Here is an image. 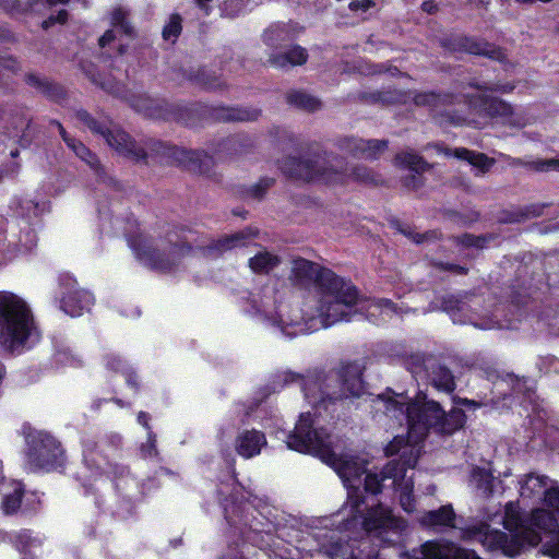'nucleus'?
Returning a JSON list of instances; mask_svg holds the SVG:
<instances>
[{
	"label": "nucleus",
	"mask_w": 559,
	"mask_h": 559,
	"mask_svg": "<svg viewBox=\"0 0 559 559\" xmlns=\"http://www.w3.org/2000/svg\"><path fill=\"white\" fill-rule=\"evenodd\" d=\"M384 415L396 425L407 424V442L404 437L396 436L385 448L386 455L401 452L400 461H391L380 473H367L365 490L378 493L381 484L391 480L393 488L400 493V504L406 512L415 510L413 498V479L406 476V469L413 468L420 455L419 443L428 431L433 429L439 433L451 435L461 429L465 423L462 409L453 408L449 413L441 409L435 401H428L426 395H418L415 401L406 402L403 395H380Z\"/></svg>",
	"instance_id": "obj_1"
},
{
	"label": "nucleus",
	"mask_w": 559,
	"mask_h": 559,
	"mask_svg": "<svg viewBox=\"0 0 559 559\" xmlns=\"http://www.w3.org/2000/svg\"><path fill=\"white\" fill-rule=\"evenodd\" d=\"M287 448L320 457L322 462L334 468L347 487V506L353 513L345 523V530L360 525L366 533L395 532L405 530L403 519L395 516L392 510L379 503L368 508L364 513L360 509L364 500L359 489L360 476L366 473L361 461L348 455H337L333 450V438L319 425L309 412L302 413L292 433L287 436Z\"/></svg>",
	"instance_id": "obj_2"
},
{
	"label": "nucleus",
	"mask_w": 559,
	"mask_h": 559,
	"mask_svg": "<svg viewBox=\"0 0 559 559\" xmlns=\"http://www.w3.org/2000/svg\"><path fill=\"white\" fill-rule=\"evenodd\" d=\"M322 277L321 294L318 300L307 304L302 309V317L297 314L285 317L282 309L276 318L269 317L267 310L271 307V298L253 300V308L257 312L265 314L287 337L310 333L323 328L331 326L341 321L350 320L355 313V306L359 301L356 287L333 272H324Z\"/></svg>",
	"instance_id": "obj_3"
},
{
	"label": "nucleus",
	"mask_w": 559,
	"mask_h": 559,
	"mask_svg": "<svg viewBox=\"0 0 559 559\" xmlns=\"http://www.w3.org/2000/svg\"><path fill=\"white\" fill-rule=\"evenodd\" d=\"M503 525L511 533V538L499 530H490L486 522L461 528V537L477 540L490 550H501L506 555L514 556L525 546H536L542 539V533L552 534L551 540L546 545V551L555 557L550 548L559 535V525L552 512L536 509L530 518L523 520L518 507L510 502L506 506Z\"/></svg>",
	"instance_id": "obj_4"
},
{
	"label": "nucleus",
	"mask_w": 559,
	"mask_h": 559,
	"mask_svg": "<svg viewBox=\"0 0 559 559\" xmlns=\"http://www.w3.org/2000/svg\"><path fill=\"white\" fill-rule=\"evenodd\" d=\"M78 119L91 131L102 134L110 147L118 153L141 160L147 156L157 158L160 163L175 164L192 173L207 174L213 166V158L201 151H189L171 146L160 141H151L148 152L132 141L128 133L114 128L107 129L84 110L76 112Z\"/></svg>",
	"instance_id": "obj_5"
},
{
	"label": "nucleus",
	"mask_w": 559,
	"mask_h": 559,
	"mask_svg": "<svg viewBox=\"0 0 559 559\" xmlns=\"http://www.w3.org/2000/svg\"><path fill=\"white\" fill-rule=\"evenodd\" d=\"M361 374V366L357 362H350L344 365L338 372L331 374L313 371L304 377L287 372L284 381L286 383L298 382L306 400L317 407L324 404L326 399L336 401L349 396H359L364 391Z\"/></svg>",
	"instance_id": "obj_6"
},
{
	"label": "nucleus",
	"mask_w": 559,
	"mask_h": 559,
	"mask_svg": "<svg viewBox=\"0 0 559 559\" xmlns=\"http://www.w3.org/2000/svg\"><path fill=\"white\" fill-rule=\"evenodd\" d=\"M39 338L27 304L12 293H0V347L9 353H21Z\"/></svg>",
	"instance_id": "obj_7"
},
{
	"label": "nucleus",
	"mask_w": 559,
	"mask_h": 559,
	"mask_svg": "<svg viewBox=\"0 0 559 559\" xmlns=\"http://www.w3.org/2000/svg\"><path fill=\"white\" fill-rule=\"evenodd\" d=\"M285 171L293 178L324 183H342L352 178L361 182H372V174L364 166L353 167L348 173L344 160L332 154H314L302 158H290Z\"/></svg>",
	"instance_id": "obj_8"
},
{
	"label": "nucleus",
	"mask_w": 559,
	"mask_h": 559,
	"mask_svg": "<svg viewBox=\"0 0 559 559\" xmlns=\"http://www.w3.org/2000/svg\"><path fill=\"white\" fill-rule=\"evenodd\" d=\"M188 242V237L181 239L177 235H169L166 242L155 247L150 239L139 236L130 240V246L146 266L160 272H176L192 252Z\"/></svg>",
	"instance_id": "obj_9"
},
{
	"label": "nucleus",
	"mask_w": 559,
	"mask_h": 559,
	"mask_svg": "<svg viewBox=\"0 0 559 559\" xmlns=\"http://www.w3.org/2000/svg\"><path fill=\"white\" fill-rule=\"evenodd\" d=\"M471 106L487 116L499 119L503 124L524 128L533 121V117L523 108H513L510 104L485 95L472 97Z\"/></svg>",
	"instance_id": "obj_10"
},
{
	"label": "nucleus",
	"mask_w": 559,
	"mask_h": 559,
	"mask_svg": "<svg viewBox=\"0 0 559 559\" xmlns=\"http://www.w3.org/2000/svg\"><path fill=\"white\" fill-rule=\"evenodd\" d=\"M62 456L60 443L48 433L39 432L31 441L28 461L35 467L55 468L62 464Z\"/></svg>",
	"instance_id": "obj_11"
},
{
	"label": "nucleus",
	"mask_w": 559,
	"mask_h": 559,
	"mask_svg": "<svg viewBox=\"0 0 559 559\" xmlns=\"http://www.w3.org/2000/svg\"><path fill=\"white\" fill-rule=\"evenodd\" d=\"M414 559H480L474 551L463 549L453 543L427 542Z\"/></svg>",
	"instance_id": "obj_12"
},
{
	"label": "nucleus",
	"mask_w": 559,
	"mask_h": 559,
	"mask_svg": "<svg viewBox=\"0 0 559 559\" xmlns=\"http://www.w3.org/2000/svg\"><path fill=\"white\" fill-rule=\"evenodd\" d=\"M341 147L356 157L374 159L386 150L388 143L383 140L346 138L341 142Z\"/></svg>",
	"instance_id": "obj_13"
},
{
	"label": "nucleus",
	"mask_w": 559,
	"mask_h": 559,
	"mask_svg": "<svg viewBox=\"0 0 559 559\" xmlns=\"http://www.w3.org/2000/svg\"><path fill=\"white\" fill-rule=\"evenodd\" d=\"M265 444V436L255 429L243 430L235 440V449L237 453L245 459H251L258 455Z\"/></svg>",
	"instance_id": "obj_14"
},
{
	"label": "nucleus",
	"mask_w": 559,
	"mask_h": 559,
	"mask_svg": "<svg viewBox=\"0 0 559 559\" xmlns=\"http://www.w3.org/2000/svg\"><path fill=\"white\" fill-rule=\"evenodd\" d=\"M455 512L451 504H445L437 510L426 511L419 518L421 526L440 530L443 527H455Z\"/></svg>",
	"instance_id": "obj_15"
},
{
	"label": "nucleus",
	"mask_w": 559,
	"mask_h": 559,
	"mask_svg": "<svg viewBox=\"0 0 559 559\" xmlns=\"http://www.w3.org/2000/svg\"><path fill=\"white\" fill-rule=\"evenodd\" d=\"M23 486L19 481H5L0 478L1 509L9 515L16 512L21 506Z\"/></svg>",
	"instance_id": "obj_16"
},
{
	"label": "nucleus",
	"mask_w": 559,
	"mask_h": 559,
	"mask_svg": "<svg viewBox=\"0 0 559 559\" xmlns=\"http://www.w3.org/2000/svg\"><path fill=\"white\" fill-rule=\"evenodd\" d=\"M93 301L94 298L87 290L74 289L62 298L61 308L69 316L79 317L90 309Z\"/></svg>",
	"instance_id": "obj_17"
},
{
	"label": "nucleus",
	"mask_w": 559,
	"mask_h": 559,
	"mask_svg": "<svg viewBox=\"0 0 559 559\" xmlns=\"http://www.w3.org/2000/svg\"><path fill=\"white\" fill-rule=\"evenodd\" d=\"M442 153L447 156H454L459 159L466 160L468 164L477 168L481 174L487 173L495 164V159L488 157L484 153L471 151L464 147L444 148Z\"/></svg>",
	"instance_id": "obj_18"
},
{
	"label": "nucleus",
	"mask_w": 559,
	"mask_h": 559,
	"mask_svg": "<svg viewBox=\"0 0 559 559\" xmlns=\"http://www.w3.org/2000/svg\"><path fill=\"white\" fill-rule=\"evenodd\" d=\"M308 53L300 46H293L287 50L272 52L269 57V63L274 68H286L301 66L306 63Z\"/></svg>",
	"instance_id": "obj_19"
},
{
	"label": "nucleus",
	"mask_w": 559,
	"mask_h": 559,
	"mask_svg": "<svg viewBox=\"0 0 559 559\" xmlns=\"http://www.w3.org/2000/svg\"><path fill=\"white\" fill-rule=\"evenodd\" d=\"M324 272H331L328 269H321L318 264L305 259L293 261L292 273L295 278L301 283L317 282L322 287V277Z\"/></svg>",
	"instance_id": "obj_20"
},
{
	"label": "nucleus",
	"mask_w": 559,
	"mask_h": 559,
	"mask_svg": "<svg viewBox=\"0 0 559 559\" xmlns=\"http://www.w3.org/2000/svg\"><path fill=\"white\" fill-rule=\"evenodd\" d=\"M280 262L281 260L276 254L266 250H261L249 259V267L254 273L266 274L274 270Z\"/></svg>",
	"instance_id": "obj_21"
},
{
	"label": "nucleus",
	"mask_w": 559,
	"mask_h": 559,
	"mask_svg": "<svg viewBox=\"0 0 559 559\" xmlns=\"http://www.w3.org/2000/svg\"><path fill=\"white\" fill-rule=\"evenodd\" d=\"M427 368L432 369L428 377L435 388L444 392L454 390V379L449 369L442 366H435L431 361H429Z\"/></svg>",
	"instance_id": "obj_22"
},
{
	"label": "nucleus",
	"mask_w": 559,
	"mask_h": 559,
	"mask_svg": "<svg viewBox=\"0 0 559 559\" xmlns=\"http://www.w3.org/2000/svg\"><path fill=\"white\" fill-rule=\"evenodd\" d=\"M292 39V32L285 24L272 25L263 35L264 43L272 48H281Z\"/></svg>",
	"instance_id": "obj_23"
},
{
	"label": "nucleus",
	"mask_w": 559,
	"mask_h": 559,
	"mask_svg": "<svg viewBox=\"0 0 559 559\" xmlns=\"http://www.w3.org/2000/svg\"><path fill=\"white\" fill-rule=\"evenodd\" d=\"M52 123L58 128L63 141L75 153L76 156H79L82 160L86 162L91 166L96 164L95 156L83 143L69 136V134L59 122L53 121Z\"/></svg>",
	"instance_id": "obj_24"
},
{
	"label": "nucleus",
	"mask_w": 559,
	"mask_h": 559,
	"mask_svg": "<svg viewBox=\"0 0 559 559\" xmlns=\"http://www.w3.org/2000/svg\"><path fill=\"white\" fill-rule=\"evenodd\" d=\"M465 49L473 55L487 56L491 59L502 61L504 53L500 48L495 47L485 41H478L474 39H466Z\"/></svg>",
	"instance_id": "obj_25"
},
{
	"label": "nucleus",
	"mask_w": 559,
	"mask_h": 559,
	"mask_svg": "<svg viewBox=\"0 0 559 559\" xmlns=\"http://www.w3.org/2000/svg\"><path fill=\"white\" fill-rule=\"evenodd\" d=\"M493 477L485 468L475 467L471 475V485L483 496H489L492 492Z\"/></svg>",
	"instance_id": "obj_26"
},
{
	"label": "nucleus",
	"mask_w": 559,
	"mask_h": 559,
	"mask_svg": "<svg viewBox=\"0 0 559 559\" xmlns=\"http://www.w3.org/2000/svg\"><path fill=\"white\" fill-rule=\"evenodd\" d=\"M287 102L290 104V105H294L300 109H304L306 111H309V112H313V111H317L321 108V102L307 94V93H304V92H298V91H295V92H290L289 94H287Z\"/></svg>",
	"instance_id": "obj_27"
},
{
	"label": "nucleus",
	"mask_w": 559,
	"mask_h": 559,
	"mask_svg": "<svg viewBox=\"0 0 559 559\" xmlns=\"http://www.w3.org/2000/svg\"><path fill=\"white\" fill-rule=\"evenodd\" d=\"M547 480L546 476L527 475L521 486V496L530 498L534 495L544 493V490L547 489Z\"/></svg>",
	"instance_id": "obj_28"
},
{
	"label": "nucleus",
	"mask_w": 559,
	"mask_h": 559,
	"mask_svg": "<svg viewBox=\"0 0 559 559\" xmlns=\"http://www.w3.org/2000/svg\"><path fill=\"white\" fill-rule=\"evenodd\" d=\"M395 164L406 167L416 174L424 171L427 168V163L417 154L413 152H403L395 157Z\"/></svg>",
	"instance_id": "obj_29"
},
{
	"label": "nucleus",
	"mask_w": 559,
	"mask_h": 559,
	"mask_svg": "<svg viewBox=\"0 0 559 559\" xmlns=\"http://www.w3.org/2000/svg\"><path fill=\"white\" fill-rule=\"evenodd\" d=\"M128 12L121 8H115L111 12V25L114 27H119L121 32H123L128 36H132L133 34V27L129 24L128 20Z\"/></svg>",
	"instance_id": "obj_30"
},
{
	"label": "nucleus",
	"mask_w": 559,
	"mask_h": 559,
	"mask_svg": "<svg viewBox=\"0 0 559 559\" xmlns=\"http://www.w3.org/2000/svg\"><path fill=\"white\" fill-rule=\"evenodd\" d=\"M246 243L245 234L239 233L218 239L214 245V249L224 252L236 247L245 246Z\"/></svg>",
	"instance_id": "obj_31"
},
{
	"label": "nucleus",
	"mask_w": 559,
	"mask_h": 559,
	"mask_svg": "<svg viewBox=\"0 0 559 559\" xmlns=\"http://www.w3.org/2000/svg\"><path fill=\"white\" fill-rule=\"evenodd\" d=\"M56 361L58 364L71 367H80L82 365L81 357L73 353L70 348L60 349L56 354Z\"/></svg>",
	"instance_id": "obj_32"
},
{
	"label": "nucleus",
	"mask_w": 559,
	"mask_h": 559,
	"mask_svg": "<svg viewBox=\"0 0 559 559\" xmlns=\"http://www.w3.org/2000/svg\"><path fill=\"white\" fill-rule=\"evenodd\" d=\"M448 100L447 96L436 95L433 93H420L414 97V102L418 106L438 107Z\"/></svg>",
	"instance_id": "obj_33"
},
{
	"label": "nucleus",
	"mask_w": 559,
	"mask_h": 559,
	"mask_svg": "<svg viewBox=\"0 0 559 559\" xmlns=\"http://www.w3.org/2000/svg\"><path fill=\"white\" fill-rule=\"evenodd\" d=\"M260 116V110L249 108H234L230 110L228 118L237 121H251L257 120Z\"/></svg>",
	"instance_id": "obj_34"
},
{
	"label": "nucleus",
	"mask_w": 559,
	"mask_h": 559,
	"mask_svg": "<svg viewBox=\"0 0 559 559\" xmlns=\"http://www.w3.org/2000/svg\"><path fill=\"white\" fill-rule=\"evenodd\" d=\"M530 167L537 171H559V158L536 159L530 163Z\"/></svg>",
	"instance_id": "obj_35"
},
{
	"label": "nucleus",
	"mask_w": 559,
	"mask_h": 559,
	"mask_svg": "<svg viewBox=\"0 0 559 559\" xmlns=\"http://www.w3.org/2000/svg\"><path fill=\"white\" fill-rule=\"evenodd\" d=\"M181 31V20L178 15H173L168 24L164 27L163 36L165 39L176 38Z\"/></svg>",
	"instance_id": "obj_36"
},
{
	"label": "nucleus",
	"mask_w": 559,
	"mask_h": 559,
	"mask_svg": "<svg viewBox=\"0 0 559 559\" xmlns=\"http://www.w3.org/2000/svg\"><path fill=\"white\" fill-rule=\"evenodd\" d=\"M545 503L556 511H559V487H550L544 490Z\"/></svg>",
	"instance_id": "obj_37"
},
{
	"label": "nucleus",
	"mask_w": 559,
	"mask_h": 559,
	"mask_svg": "<svg viewBox=\"0 0 559 559\" xmlns=\"http://www.w3.org/2000/svg\"><path fill=\"white\" fill-rule=\"evenodd\" d=\"M474 86L476 88L480 90V91H493V92H500V93H510L515 87L514 84H511V83H504V84H500V83H496V84L484 83V84H475Z\"/></svg>",
	"instance_id": "obj_38"
},
{
	"label": "nucleus",
	"mask_w": 559,
	"mask_h": 559,
	"mask_svg": "<svg viewBox=\"0 0 559 559\" xmlns=\"http://www.w3.org/2000/svg\"><path fill=\"white\" fill-rule=\"evenodd\" d=\"M272 179L260 180L258 183L251 187L250 195L254 199H261L266 190L272 186Z\"/></svg>",
	"instance_id": "obj_39"
},
{
	"label": "nucleus",
	"mask_w": 559,
	"mask_h": 559,
	"mask_svg": "<svg viewBox=\"0 0 559 559\" xmlns=\"http://www.w3.org/2000/svg\"><path fill=\"white\" fill-rule=\"evenodd\" d=\"M33 2L34 0H3V7L11 11H25Z\"/></svg>",
	"instance_id": "obj_40"
},
{
	"label": "nucleus",
	"mask_w": 559,
	"mask_h": 559,
	"mask_svg": "<svg viewBox=\"0 0 559 559\" xmlns=\"http://www.w3.org/2000/svg\"><path fill=\"white\" fill-rule=\"evenodd\" d=\"M439 122L441 124L449 122V123L454 124V126H461V124H464V123H471V121H467L465 118H463L461 116L453 115L450 111H447L445 114H442L440 116Z\"/></svg>",
	"instance_id": "obj_41"
},
{
	"label": "nucleus",
	"mask_w": 559,
	"mask_h": 559,
	"mask_svg": "<svg viewBox=\"0 0 559 559\" xmlns=\"http://www.w3.org/2000/svg\"><path fill=\"white\" fill-rule=\"evenodd\" d=\"M37 540L31 536V533L23 531L16 535L17 548L24 550L27 546L36 543Z\"/></svg>",
	"instance_id": "obj_42"
},
{
	"label": "nucleus",
	"mask_w": 559,
	"mask_h": 559,
	"mask_svg": "<svg viewBox=\"0 0 559 559\" xmlns=\"http://www.w3.org/2000/svg\"><path fill=\"white\" fill-rule=\"evenodd\" d=\"M460 241L465 247L483 248L485 239L480 237H474L472 235H464L461 237Z\"/></svg>",
	"instance_id": "obj_43"
},
{
	"label": "nucleus",
	"mask_w": 559,
	"mask_h": 559,
	"mask_svg": "<svg viewBox=\"0 0 559 559\" xmlns=\"http://www.w3.org/2000/svg\"><path fill=\"white\" fill-rule=\"evenodd\" d=\"M372 7H374V2L372 0H356L349 3V9L352 11L366 12Z\"/></svg>",
	"instance_id": "obj_44"
},
{
	"label": "nucleus",
	"mask_w": 559,
	"mask_h": 559,
	"mask_svg": "<svg viewBox=\"0 0 559 559\" xmlns=\"http://www.w3.org/2000/svg\"><path fill=\"white\" fill-rule=\"evenodd\" d=\"M155 436H153L151 432L148 433V441L146 444H143L141 448V451L144 456H153L156 455V445H155Z\"/></svg>",
	"instance_id": "obj_45"
},
{
	"label": "nucleus",
	"mask_w": 559,
	"mask_h": 559,
	"mask_svg": "<svg viewBox=\"0 0 559 559\" xmlns=\"http://www.w3.org/2000/svg\"><path fill=\"white\" fill-rule=\"evenodd\" d=\"M68 19V12L66 10H60L56 16L51 15L49 19L43 22V27L48 28L50 25L58 23H64Z\"/></svg>",
	"instance_id": "obj_46"
},
{
	"label": "nucleus",
	"mask_w": 559,
	"mask_h": 559,
	"mask_svg": "<svg viewBox=\"0 0 559 559\" xmlns=\"http://www.w3.org/2000/svg\"><path fill=\"white\" fill-rule=\"evenodd\" d=\"M442 307H443V310L447 312H453L455 310H457V311L463 310V304L460 302L454 297H449L448 299H445L443 301Z\"/></svg>",
	"instance_id": "obj_47"
},
{
	"label": "nucleus",
	"mask_w": 559,
	"mask_h": 559,
	"mask_svg": "<svg viewBox=\"0 0 559 559\" xmlns=\"http://www.w3.org/2000/svg\"><path fill=\"white\" fill-rule=\"evenodd\" d=\"M376 307L380 308L382 312L390 313V312H396L397 308L396 306L390 301L389 299H381L376 302Z\"/></svg>",
	"instance_id": "obj_48"
},
{
	"label": "nucleus",
	"mask_w": 559,
	"mask_h": 559,
	"mask_svg": "<svg viewBox=\"0 0 559 559\" xmlns=\"http://www.w3.org/2000/svg\"><path fill=\"white\" fill-rule=\"evenodd\" d=\"M116 38V31L115 29H108L100 38H99V46L106 47L109 45L112 40Z\"/></svg>",
	"instance_id": "obj_49"
},
{
	"label": "nucleus",
	"mask_w": 559,
	"mask_h": 559,
	"mask_svg": "<svg viewBox=\"0 0 559 559\" xmlns=\"http://www.w3.org/2000/svg\"><path fill=\"white\" fill-rule=\"evenodd\" d=\"M0 67H3L11 71H16L20 69L17 61L12 58H0Z\"/></svg>",
	"instance_id": "obj_50"
},
{
	"label": "nucleus",
	"mask_w": 559,
	"mask_h": 559,
	"mask_svg": "<svg viewBox=\"0 0 559 559\" xmlns=\"http://www.w3.org/2000/svg\"><path fill=\"white\" fill-rule=\"evenodd\" d=\"M406 235L416 243H421L429 237L428 235H420L413 231H408Z\"/></svg>",
	"instance_id": "obj_51"
},
{
	"label": "nucleus",
	"mask_w": 559,
	"mask_h": 559,
	"mask_svg": "<svg viewBox=\"0 0 559 559\" xmlns=\"http://www.w3.org/2000/svg\"><path fill=\"white\" fill-rule=\"evenodd\" d=\"M423 10L427 13H433L437 10V4L433 0H427L423 3Z\"/></svg>",
	"instance_id": "obj_52"
},
{
	"label": "nucleus",
	"mask_w": 559,
	"mask_h": 559,
	"mask_svg": "<svg viewBox=\"0 0 559 559\" xmlns=\"http://www.w3.org/2000/svg\"><path fill=\"white\" fill-rule=\"evenodd\" d=\"M406 186L411 187L412 189L418 188L420 186L418 176L412 175L409 178H407Z\"/></svg>",
	"instance_id": "obj_53"
},
{
	"label": "nucleus",
	"mask_w": 559,
	"mask_h": 559,
	"mask_svg": "<svg viewBox=\"0 0 559 559\" xmlns=\"http://www.w3.org/2000/svg\"><path fill=\"white\" fill-rule=\"evenodd\" d=\"M240 9H241V3H240V2H237V3L235 4V7H231V8H229V5H228L227 1H225V2H224V8H223V10H224L226 13H228V14H235V13H237Z\"/></svg>",
	"instance_id": "obj_54"
},
{
	"label": "nucleus",
	"mask_w": 559,
	"mask_h": 559,
	"mask_svg": "<svg viewBox=\"0 0 559 559\" xmlns=\"http://www.w3.org/2000/svg\"><path fill=\"white\" fill-rule=\"evenodd\" d=\"M107 366L114 370H118V367L122 366V361L119 357H111L107 361Z\"/></svg>",
	"instance_id": "obj_55"
},
{
	"label": "nucleus",
	"mask_w": 559,
	"mask_h": 559,
	"mask_svg": "<svg viewBox=\"0 0 559 559\" xmlns=\"http://www.w3.org/2000/svg\"><path fill=\"white\" fill-rule=\"evenodd\" d=\"M148 414L147 413H144V412H140L139 415H138V421L139 424H141L142 426H144L145 428H150L148 427Z\"/></svg>",
	"instance_id": "obj_56"
},
{
	"label": "nucleus",
	"mask_w": 559,
	"mask_h": 559,
	"mask_svg": "<svg viewBox=\"0 0 559 559\" xmlns=\"http://www.w3.org/2000/svg\"><path fill=\"white\" fill-rule=\"evenodd\" d=\"M445 269H447V270H451V271H453V272H456V273H459V274L464 273V267L459 266V265H453V264H451V265H448Z\"/></svg>",
	"instance_id": "obj_57"
},
{
	"label": "nucleus",
	"mask_w": 559,
	"mask_h": 559,
	"mask_svg": "<svg viewBox=\"0 0 559 559\" xmlns=\"http://www.w3.org/2000/svg\"><path fill=\"white\" fill-rule=\"evenodd\" d=\"M69 0H46L49 5L64 4Z\"/></svg>",
	"instance_id": "obj_58"
},
{
	"label": "nucleus",
	"mask_w": 559,
	"mask_h": 559,
	"mask_svg": "<svg viewBox=\"0 0 559 559\" xmlns=\"http://www.w3.org/2000/svg\"><path fill=\"white\" fill-rule=\"evenodd\" d=\"M126 378H127V382H128L129 384H131V385H135V382L133 381V377H132V374H131V373H127Z\"/></svg>",
	"instance_id": "obj_59"
},
{
	"label": "nucleus",
	"mask_w": 559,
	"mask_h": 559,
	"mask_svg": "<svg viewBox=\"0 0 559 559\" xmlns=\"http://www.w3.org/2000/svg\"><path fill=\"white\" fill-rule=\"evenodd\" d=\"M36 243V240H35V236H33V238L29 240V243H26V248L27 249H31L33 246H35Z\"/></svg>",
	"instance_id": "obj_60"
},
{
	"label": "nucleus",
	"mask_w": 559,
	"mask_h": 559,
	"mask_svg": "<svg viewBox=\"0 0 559 559\" xmlns=\"http://www.w3.org/2000/svg\"><path fill=\"white\" fill-rule=\"evenodd\" d=\"M203 83H204V85H205L206 87H209V88H215V87L217 86V85H216V84H214L213 82L204 81Z\"/></svg>",
	"instance_id": "obj_61"
},
{
	"label": "nucleus",
	"mask_w": 559,
	"mask_h": 559,
	"mask_svg": "<svg viewBox=\"0 0 559 559\" xmlns=\"http://www.w3.org/2000/svg\"><path fill=\"white\" fill-rule=\"evenodd\" d=\"M27 80H28V82H29V83H32V84L37 83V79H36L34 75H28Z\"/></svg>",
	"instance_id": "obj_62"
},
{
	"label": "nucleus",
	"mask_w": 559,
	"mask_h": 559,
	"mask_svg": "<svg viewBox=\"0 0 559 559\" xmlns=\"http://www.w3.org/2000/svg\"><path fill=\"white\" fill-rule=\"evenodd\" d=\"M4 376V367L3 365L0 362V380L3 378Z\"/></svg>",
	"instance_id": "obj_63"
},
{
	"label": "nucleus",
	"mask_w": 559,
	"mask_h": 559,
	"mask_svg": "<svg viewBox=\"0 0 559 559\" xmlns=\"http://www.w3.org/2000/svg\"><path fill=\"white\" fill-rule=\"evenodd\" d=\"M332 555H333V556L338 557V556H344V555H345V552H344V551H342V550H336V551H335V552H333Z\"/></svg>",
	"instance_id": "obj_64"
}]
</instances>
